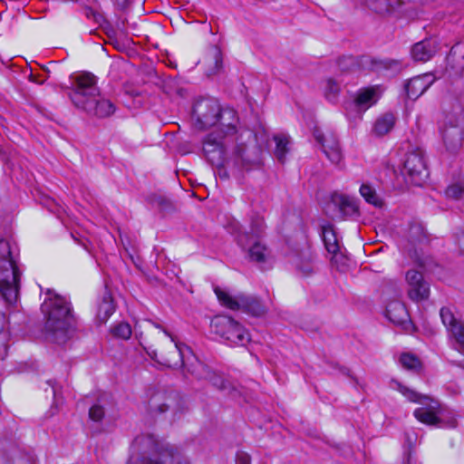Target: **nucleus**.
Segmentation results:
<instances>
[{
  "label": "nucleus",
  "instance_id": "1",
  "mask_svg": "<svg viewBox=\"0 0 464 464\" xmlns=\"http://www.w3.org/2000/svg\"><path fill=\"white\" fill-rule=\"evenodd\" d=\"M154 329L148 335H140V344L150 350L149 354L159 363L169 368L184 366L191 349L178 343L172 335L159 324H152Z\"/></svg>",
  "mask_w": 464,
  "mask_h": 464
},
{
  "label": "nucleus",
  "instance_id": "2",
  "mask_svg": "<svg viewBox=\"0 0 464 464\" xmlns=\"http://www.w3.org/2000/svg\"><path fill=\"white\" fill-rule=\"evenodd\" d=\"M46 295L41 306L46 320V332L53 342L63 343L69 338L74 323L71 303L51 289H47Z\"/></svg>",
  "mask_w": 464,
  "mask_h": 464
},
{
  "label": "nucleus",
  "instance_id": "3",
  "mask_svg": "<svg viewBox=\"0 0 464 464\" xmlns=\"http://www.w3.org/2000/svg\"><path fill=\"white\" fill-rule=\"evenodd\" d=\"M70 99L77 108L90 115L104 118L115 111L114 104L100 96L96 77L91 72H82L75 78Z\"/></svg>",
  "mask_w": 464,
  "mask_h": 464
},
{
  "label": "nucleus",
  "instance_id": "4",
  "mask_svg": "<svg viewBox=\"0 0 464 464\" xmlns=\"http://www.w3.org/2000/svg\"><path fill=\"white\" fill-rule=\"evenodd\" d=\"M128 464H179L178 451L172 446L159 450L150 435L137 436L130 447Z\"/></svg>",
  "mask_w": 464,
  "mask_h": 464
},
{
  "label": "nucleus",
  "instance_id": "5",
  "mask_svg": "<svg viewBox=\"0 0 464 464\" xmlns=\"http://www.w3.org/2000/svg\"><path fill=\"white\" fill-rule=\"evenodd\" d=\"M14 248L7 240H0V293L4 299L13 304L16 301L19 290L20 273L16 266Z\"/></svg>",
  "mask_w": 464,
  "mask_h": 464
},
{
  "label": "nucleus",
  "instance_id": "6",
  "mask_svg": "<svg viewBox=\"0 0 464 464\" xmlns=\"http://www.w3.org/2000/svg\"><path fill=\"white\" fill-rule=\"evenodd\" d=\"M214 333L233 344L246 345L250 341L247 331L232 317L216 316L211 321Z\"/></svg>",
  "mask_w": 464,
  "mask_h": 464
},
{
  "label": "nucleus",
  "instance_id": "7",
  "mask_svg": "<svg viewBox=\"0 0 464 464\" xmlns=\"http://www.w3.org/2000/svg\"><path fill=\"white\" fill-rule=\"evenodd\" d=\"M229 139L220 131L213 130L202 141L203 153L207 160L215 167H222L227 160Z\"/></svg>",
  "mask_w": 464,
  "mask_h": 464
},
{
  "label": "nucleus",
  "instance_id": "8",
  "mask_svg": "<svg viewBox=\"0 0 464 464\" xmlns=\"http://www.w3.org/2000/svg\"><path fill=\"white\" fill-rule=\"evenodd\" d=\"M215 294L222 305L231 310H243L255 316H260L266 313L265 307L254 297L244 295L233 296L218 287L215 288Z\"/></svg>",
  "mask_w": 464,
  "mask_h": 464
},
{
  "label": "nucleus",
  "instance_id": "9",
  "mask_svg": "<svg viewBox=\"0 0 464 464\" xmlns=\"http://www.w3.org/2000/svg\"><path fill=\"white\" fill-rule=\"evenodd\" d=\"M402 173L415 186H421L426 181L429 177V170L422 150L417 149L406 155Z\"/></svg>",
  "mask_w": 464,
  "mask_h": 464
},
{
  "label": "nucleus",
  "instance_id": "10",
  "mask_svg": "<svg viewBox=\"0 0 464 464\" xmlns=\"http://www.w3.org/2000/svg\"><path fill=\"white\" fill-rule=\"evenodd\" d=\"M313 134L327 159L334 164H339L343 160V154L335 134L330 130L324 132L317 127L314 129Z\"/></svg>",
  "mask_w": 464,
  "mask_h": 464
},
{
  "label": "nucleus",
  "instance_id": "11",
  "mask_svg": "<svg viewBox=\"0 0 464 464\" xmlns=\"http://www.w3.org/2000/svg\"><path fill=\"white\" fill-rule=\"evenodd\" d=\"M220 105L214 99H202L193 107V117L200 128L216 125Z\"/></svg>",
  "mask_w": 464,
  "mask_h": 464
},
{
  "label": "nucleus",
  "instance_id": "12",
  "mask_svg": "<svg viewBox=\"0 0 464 464\" xmlns=\"http://www.w3.org/2000/svg\"><path fill=\"white\" fill-rule=\"evenodd\" d=\"M392 63H393L392 61H382L370 56H362L359 59L353 56H347L343 57L338 62L342 71H353L356 67H361L362 70L380 71L390 68Z\"/></svg>",
  "mask_w": 464,
  "mask_h": 464
},
{
  "label": "nucleus",
  "instance_id": "13",
  "mask_svg": "<svg viewBox=\"0 0 464 464\" xmlns=\"http://www.w3.org/2000/svg\"><path fill=\"white\" fill-rule=\"evenodd\" d=\"M405 277L408 284V295L412 301L420 302L429 298L430 285L424 280L420 272L409 270Z\"/></svg>",
  "mask_w": 464,
  "mask_h": 464
},
{
  "label": "nucleus",
  "instance_id": "14",
  "mask_svg": "<svg viewBox=\"0 0 464 464\" xmlns=\"http://www.w3.org/2000/svg\"><path fill=\"white\" fill-rule=\"evenodd\" d=\"M217 124L218 127L215 130L220 131L221 134L226 135L227 138H230L237 132L238 124V117L237 111L232 108H221L218 112Z\"/></svg>",
  "mask_w": 464,
  "mask_h": 464
},
{
  "label": "nucleus",
  "instance_id": "15",
  "mask_svg": "<svg viewBox=\"0 0 464 464\" xmlns=\"http://www.w3.org/2000/svg\"><path fill=\"white\" fill-rule=\"evenodd\" d=\"M432 74L425 73L410 79L404 85L407 97L411 100L418 99L433 83Z\"/></svg>",
  "mask_w": 464,
  "mask_h": 464
},
{
  "label": "nucleus",
  "instance_id": "16",
  "mask_svg": "<svg viewBox=\"0 0 464 464\" xmlns=\"http://www.w3.org/2000/svg\"><path fill=\"white\" fill-rule=\"evenodd\" d=\"M440 314L443 324L453 334L464 352V325L457 321L453 313L448 307H442Z\"/></svg>",
  "mask_w": 464,
  "mask_h": 464
},
{
  "label": "nucleus",
  "instance_id": "17",
  "mask_svg": "<svg viewBox=\"0 0 464 464\" xmlns=\"http://www.w3.org/2000/svg\"><path fill=\"white\" fill-rule=\"evenodd\" d=\"M439 44L434 38H428L416 43L411 48V56L415 61L427 62L438 52Z\"/></svg>",
  "mask_w": 464,
  "mask_h": 464
},
{
  "label": "nucleus",
  "instance_id": "18",
  "mask_svg": "<svg viewBox=\"0 0 464 464\" xmlns=\"http://www.w3.org/2000/svg\"><path fill=\"white\" fill-rule=\"evenodd\" d=\"M381 92L379 85L362 88L357 92L354 99V104L359 111H365L377 102Z\"/></svg>",
  "mask_w": 464,
  "mask_h": 464
},
{
  "label": "nucleus",
  "instance_id": "19",
  "mask_svg": "<svg viewBox=\"0 0 464 464\" xmlns=\"http://www.w3.org/2000/svg\"><path fill=\"white\" fill-rule=\"evenodd\" d=\"M179 405V395L171 392H157L150 401L152 411L163 413Z\"/></svg>",
  "mask_w": 464,
  "mask_h": 464
},
{
  "label": "nucleus",
  "instance_id": "20",
  "mask_svg": "<svg viewBox=\"0 0 464 464\" xmlns=\"http://www.w3.org/2000/svg\"><path fill=\"white\" fill-rule=\"evenodd\" d=\"M430 401V404L429 407L417 408L414 411L413 415L421 423L427 425H438L441 421L438 416L440 413V404L438 401L431 399Z\"/></svg>",
  "mask_w": 464,
  "mask_h": 464
},
{
  "label": "nucleus",
  "instance_id": "21",
  "mask_svg": "<svg viewBox=\"0 0 464 464\" xmlns=\"http://www.w3.org/2000/svg\"><path fill=\"white\" fill-rule=\"evenodd\" d=\"M184 366L187 372L198 380L206 381L212 374V369L200 361L192 352L188 354Z\"/></svg>",
  "mask_w": 464,
  "mask_h": 464
},
{
  "label": "nucleus",
  "instance_id": "22",
  "mask_svg": "<svg viewBox=\"0 0 464 464\" xmlns=\"http://www.w3.org/2000/svg\"><path fill=\"white\" fill-rule=\"evenodd\" d=\"M386 316L394 324L402 325L409 321L405 305L400 301H392L386 307Z\"/></svg>",
  "mask_w": 464,
  "mask_h": 464
},
{
  "label": "nucleus",
  "instance_id": "23",
  "mask_svg": "<svg viewBox=\"0 0 464 464\" xmlns=\"http://www.w3.org/2000/svg\"><path fill=\"white\" fill-rule=\"evenodd\" d=\"M442 139L446 149L455 152L462 145V131L457 127H450L442 131Z\"/></svg>",
  "mask_w": 464,
  "mask_h": 464
},
{
  "label": "nucleus",
  "instance_id": "24",
  "mask_svg": "<svg viewBox=\"0 0 464 464\" xmlns=\"http://www.w3.org/2000/svg\"><path fill=\"white\" fill-rule=\"evenodd\" d=\"M396 118L391 112H386L376 119L372 131L377 136H383L390 132L395 124Z\"/></svg>",
  "mask_w": 464,
  "mask_h": 464
},
{
  "label": "nucleus",
  "instance_id": "25",
  "mask_svg": "<svg viewBox=\"0 0 464 464\" xmlns=\"http://www.w3.org/2000/svg\"><path fill=\"white\" fill-rule=\"evenodd\" d=\"M248 256L251 261L264 264L269 259L270 252L266 246L262 245L260 242H256L250 246Z\"/></svg>",
  "mask_w": 464,
  "mask_h": 464
},
{
  "label": "nucleus",
  "instance_id": "26",
  "mask_svg": "<svg viewBox=\"0 0 464 464\" xmlns=\"http://www.w3.org/2000/svg\"><path fill=\"white\" fill-rule=\"evenodd\" d=\"M360 194L369 204L377 208L383 206L382 197L376 192L375 188L369 184H362L360 188Z\"/></svg>",
  "mask_w": 464,
  "mask_h": 464
},
{
  "label": "nucleus",
  "instance_id": "27",
  "mask_svg": "<svg viewBox=\"0 0 464 464\" xmlns=\"http://www.w3.org/2000/svg\"><path fill=\"white\" fill-rule=\"evenodd\" d=\"M368 5L374 12L384 14L390 13L399 5L396 0H369Z\"/></svg>",
  "mask_w": 464,
  "mask_h": 464
},
{
  "label": "nucleus",
  "instance_id": "28",
  "mask_svg": "<svg viewBox=\"0 0 464 464\" xmlns=\"http://www.w3.org/2000/svg\"><path fill=\"white\" fill-rule=\"evenodd\" d=\"M208 61L209 63V74H214L220 70L222 67V53L218 46L212 45L209 50V53L208 56Z\"/></svg>",
  "mask_w": 464,
  "mask_h": 464
},
{
  "label": "nucleus",
  "instance_id": "29",
  "mask_svg": "<svg viewBox=\"0 0 464 464\" xmlns=\"http://www.w3.org/2000/svg\"><path fill=\"white\" fill-rule=\"evenodd\" d=\"M115 306L112 298L110 295H105L99 304L97 316L101 322H106L109 317L114 313Z\"/></svg>",
  "mask_w": 464,
  "mask_h": 464
},
{
  "label": "nucleus",
  "instance_id": "30",
  "mask_svg": "<svg viewBox=\"0 0 464 464\" xmlns=\"http://www.w3.org/2000/svg\"><path fill=\"white\" fill-rule=\"evenodd\" d=\"M274 140L276 141L275 155L281 163H284L289 150V138L285 135H276L274 137Z\"/></svg>",
  "mask_w": 464,
  "mask_h": 464
},
{
  "label": "nucleus",
  "instance_id": "31",
  "mask_svg": "<svg viewBox=\"0 0 464 464\" xmlns=\"http://www.w3.org/2000/svg\"><path fill=\"white\" fill-rule=\"evenodd\" d=\"M341 92L340 83L332 78L325 80L324 83V97L331 102H335Z\"/></svg>",
  "mask_w": 464,
  "mask_h": 464
},
{
  "label": "nucleus",
  "instance_id": "32",
  "mask_svg": "<svg viewBox=\"0 0 464 464\" xmlns=\"http://www.w3.org/2000/svg\"><path fill=\"white\" fill-rule=\"evenodd\" d=\"M323 238L326 250L329 253L336 254L339 250L336 236L331 227H323Z\"/></svg>",
  "mask_w": 464,
  "mask_h": 464
},
{
  "label": "nucleus",
  "instance_id": "33",
  "mask_svg": "<svg viewBox=\"0 0 464 464\" xmlns=\"http://www.w3.org/2000/svg\"><path fill=\"white\" fill-rule=\"evenodd\" d=\"M131 327L128 323L121 322L111 328V334L122 340H128L131 336Z\"/></svg>",
  "mask_w": 464,
  "mask_h": 464
},
{
  "label": "nucleus",
  "instance_id": "34",
  "mask_svg": "<svg viewBox=\"0 0 464 464\" xmlns=\"http://www.w3.org/2000/svg\"><path fill=\"white\" fill-rule=\"evenodd\" d=\"M295 267L301 276H310L314 272L312 256L309 255L300 257L295 263Z\"/></svg>",
  "mask_w": 464,
  "mask_h": 464
},
{
  "label": "nucleus",
  "instance_id": "35",
  "mask_svg": "<svg viewBox=\"0 0 464 464\" xmlns=\"http://www.w3.org/2000/svg\"><path fill=\"white\" fill-rule=\"evenodd\" d=\"M400 362L401 365L408 370L418 371L421 368L420 359L411 353H402Z\"/></svg>",
  "mask_w": 464,
  "mask_h": 464
},
{
  "label": "nucleus",
  "instance_id": "36",
  "mask_svg": "<svg viewBox=\"0 0 464 464\" xmlns=\"http://www.w3.org/2000/svg\"><path fill=\"white\" fill-rule=\"evenodd\" d=\"M445 195L448 198L458 200L464 195V182L459 181L450 185L446 190Z\"/></svg>",
  "mask_w": 464,
  "mask_h": 464
},
{
  "label": "nucleus",
  "instance_id": "37",
  "mask_svg": "<svg viewBox=\"0 0 464 464\" xmlns=\"http://www.w3.org/2000/svg\"><path fill=\"white\" fill-rule=\"evenodd\" d=\"M340 211L345 216H352L358 212V208L353 200L346 197H342L339 202Z\"/></svg>",
  "mask_w": 464,
  "mask_h": 464
},
{
  "label": "nucleus",
  "instance_id": "38",
  "mask_svg": "<svg viewBox=\"0 0 464 464\" xmlns=\"http://www.w3.org/2000/svg\"><path fill=\"white\" fill-rule=\"evenodd\" d=\"M399 391L401 392L410 401L412 402H423L428 400H430L428 396H422L416 392L415 391H412L405 386L399 385Z\"/></svg>",
  "mask_w": 464,
  "mask_h": 464
},
{
  "label": "nucleus",
  "instance_id": "39",
  "mask_svg": "<svg viewBox=\"0 0 464 464\" xmlns=\"http://www.w3.org/2000/svg\"><path fill=\"white\" fill-rule=\"evenodd\" d=\"M148 200L150 203L159 207L162 210H166L171 207L169 198L161 194H152L148 198Z\"/></svg>",
  "mask_w": 464,
  "mask_h": 464
},
{
  "label": "nucleus",
  "instance_id": "40",
  "mask_svg": "<svg viewBox=\"0 0 464 464\" xmlns=\"http://www.w3.org/2000/svg\"><path fill=\"white\" fill-rule=\"evenodd\" d=\"M206 381H208L213 386L218 388V390H226L228 386L227 381L224 379V377L212 370V374Z\"/></svg>",
  "mask_w": 464,
  "mask_h": 464
},
{
  "label": "nucleus",
  "instance_id": "41",
  "mask_svg": "<svg viewBox=\"0 0 464 464\" xmlns=\"http://www.w3.org/2000/svg\"><path fill=\"white\" fill-rule=\"evenodd\" d=\"M266 228V224L263 218L256 217L251 221V233L254 237H260Z\"/></svg>",
  "mask_w": 464,
  "mask_h": 464
},
{
  "label": "nucleus",
  "instance_id": "42",
  "mask_svg": "<svg viewBox=\"0 0 464 464\" xmlns=\"http://www.w3.org/2000/svg\"><path fill=\"white\" fill-rule=\"evenodd\" d=\"M235 164L241 169H247L252 165V162L245 158V149L238 148L235 155Z\"/></svg>",
  "mask_w": 464,
  "mask_h": 464
},
{
  "label": "nucleus",
  "instance_id": "43",
  "mask_svg": "<svg viewBox=\"0 0 464 464\" xmlns=\"http://www.w3.org/2000/svg\"><path fill=\"white\" fill-rule=\"evenodd\" d=\"M90 418L94 421H100L104 417V410L100 405H93L89 411Z\"/></svg>",
  "mask_w": 464,
  "mask_h": 464
},
{
  "label": "nucleus",
  "instance_id": "44",
  "mask_svg": "<svg viewBox=\"0 0 464 464\" xmlns=\"http://www.w3.org/2000/svg\"><path fill=\"white\" fill-rule=\"evenodd\" d=\"M7 350L6 336L0 334V360H4L6 357Z\"/></svg>",
  "mask_w": 464,
  "mask_h": 464
},
{
  "label": "nucleus",
  "instance_id": "45",
  "mask_svg": "<svg viewBox=\"0 0 464 464\" xmlns=\"http://www.w3.org/2000/svg\"><path fill=\"white\" fill-rule=\"evenodd\" d=\"M237 461L238 464H250V457L244 452L237 455Z\"/></svg>",
  "mask_w": 464,
  "mask_h": 464
},
{
  "label": "nucleus",
  "instance_id": "46",
  "mask_svg": "<svg viewBox=\"0 0 464 464\" xmlns=\"http://www.w3.org/2000/svg\"><path fill=\"white\" fill-rule=\"evenodd\" d=\"M456 239L460 251L464 253V230L457 234Z\"/></svg>",
  "mask_w": 464,
  "mask_h": 464
},
{
  "label": "nucleus",
  "instance_id": "47",
  "mask_svg": "<svg viewBox=\"0 0 464 464\" xmlns=\"http://www.w3.org/2000/svg\"><path fill=\"white\" fill-rule=\"evenodd\" d=\"M217 168H218L217 175L219 177V179H224V180L227 179H228V173L224 169V165L222 167H217Z\"/></svg>",
  "mask_w": 464,
  "mask_h": 464
},
{
  "label": "nucleus",
  "instance_id": "48",
  "mask_svg": "<svg viewBox=\"0 0 464 464\" xmlns=\"http://www.w3.org/2000/svg\"><path fill=\"white\" fill-rule=\"evenodd\" d=\"M247 237V235L246 234H243V235H240L238 237V243L241 245V246H245V239Z\"/></svg>",
  "mask_w": 464,
  "mask_h": 464
},
{
  "label": "nucleus",
  "instance_id": "49",
  "mask_svg": "<svg viewBox=\"0 0 464 464\" xmlns=\"http://www.w3.org/2000/svg\"><path fill=\"white\" fill-rule=\"evenodd\" d=\"M416 263L419 264L420 266L423 267L425 266V263L423 260L420 259L419 257H417L416 259Z\"/></svg>",
  "mask_w": 464,
  "mask_h": 464
},
{
  "label": "nucleus",
  "instance_id": "50",
  "mask_svg": "<svg viewBox=\"0 0 464 464\" xmlns=\"http://www.w3.org/2000/svg\"><path fill=\"white\" fill-rule=\"evenodd\" d=\"M459 366L464 369V360L459 363Z\"/></svg>",
  "mask_w": 464,
  "mask_h": 464
},
{
  "label": "nucleus",
  "instance_id": "51",
  "mask_svg": "<svg viewBox=\"0 0 464 464\" xmlns=\"http://www.w3.org/2000/svg\"><path fill=\"white\" fill-rule=\"evenodd\" d=\"M185 464H188L187 462H185Z\"/></svg>",
  "mask_w": 464,
  "mask_h": 464
}]
</instances>
